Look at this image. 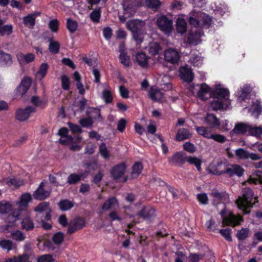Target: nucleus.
Listing matches in <instances>:
<instances>
[{
	"label": "nucleus",
	"instance_id": "nucleus-35",
	"mask_svg": "<svg viewBox=\"0 0 262 262\" xmlns=\"http://www.w3.org/2000/svg\"><path fill=\"white\" fill-rule=\"evenodd\" d=\"M186 161L190 164L195 166L199 171H201L202 159L196 157L189 156L186 158Z\"/></svg>",
	"mask_w": 262,
	"mask_h": 262
},
{
	"label": "nucleus",
	"instance_id": "nucleus-22",
	"mask_svg": "<svg viewBox=\"0 0 262 262\" xmlns=\"http://www.w3.org/2000/svg\"><path fill=\"white\" fill-rule=\"evenodd\" d=\"M176 27L178 33L183 34L187 30V23L182 15H179L177 19Z\"/></svg>",
	"mask_w": 262,
	"mask_h": 262
},
{
	"label": "nucleus",
	"instance_id": "nucleus-10",
	"mask_svg": "<svg viewBox=\"0 0 262 262\" xmlns=\"http://www.w3.org/2000/svg\"><path fill=\"white\" fill-rule=\"evenodd\" d=\"M213 90L212 91L208 85L203 83L200 86L198 96L200 99L205 100L211 96H213Z\"/></svg>",
	"mask_w": 262,
	"mask_h": 262
},
{
	"label": "nucleus",
	"instance_id": "nucleus-32",
	"mask_svg": "<svg viewBox=\"0 0 262 262\" xmlns=\"http://www.w3.org/2000/svg\"><path fill=\"white\" fill-rule=\"evenodd\" d=\"M205 121L207 124L210 126L211 128H215L220 125L219 120L213 114H207Z\"/></svg>",
	"mask_w": 262,
	"mask_h": 262
},
{
	"label": "nucleus",
	"instance_id": "nucleus-16",
	"mask_svg": "<svg viewBox=\"0 0 262 262\" xmlns=\"http://www.w3.org/2000/svg\"><path fill=\"white\" fill-rule=\"evenodd\" d=\"M31 79L27 77H25L21 81L20 85L17 87L16 92L21 96H23L28 90L31 84Z\"/></svg>",
	"mask_w": 262,
	"mask_h": 262
},
{
	"label": "nucleus",
	"instance_id": "nucleus-39",
	"mask_svg": "<svg viewBox=\"0 0 262 262\" xmlns=\"http://www.w3.org/2000/svg\"><path fill=\"white\" fill-rule=\"evenodd\" d=\"M12 209V205L6 201H2L0 202V213L7 214Z\"/></svg>",
	"mask_w": 262,
	"mask_h": 262
},
{
	"label": "nucleus",
	"instance_id": "nucleus-34",
	"mask_svg": "<svg viewBox=\"0 0 262 262\" xmlns=\"http://www.w3.org/2000/svg\"><path fill=\"white\" fill-rule=\"evenodd\" d=\"M162 48L160 45L157 42H152L149 44L148 52L152 56L159 55L161 52Z\"/></svg>",
	"mask_w": 262,
	"mask_h": 262
},
{
	"label": "nucleus",
	"instance_id": "nucleus-47",
	"mask_svg": "<svg viewBox=\"0 0 262 262\" xmlns=\"http://www.w3.org/2000/svg\"><path fill=\"white\" fill-rule=\"evenodd\" d=\"M236 156L241 160H248L249 151L244 148H239L235 151Z\"/></svg>",
	"mask_w": 262,
	"mask_h": 262
},
{
	"label": "nucleus",
	"instance_id": "nucleus-49",
	"mask_svg": "<svg viewBox=\"0 0 262 262\" xmlns=\"http://www.w3.org/2000/svg\"><path fill=\"white\" fill-rule=\"evenodd\" d=\"M34 211L38 213L50 211L49 204L47 202H42L34 208Z\"/></svg>",
	"mask_w": 262,
	"mask_h": 262
},
{
	"label": "nucleus",
	"instance_id": "nucleus-15",
	"mask_svg": "<svg viewBox=\"0 0 262 262\" xmlns=\"http://www.w3.org/2000/svg\"><path fill=\"white\" fill-rule=\"evenodd\" d=\"M16 58L20 64H25L33 61L35 55L31 53L24 54L19 52L16 54Z\"/></svg>",
	"mask_w": 262,
	"mask_h": 262
},
{
	"label": "nucleus",
	"instance_id": "nucleus-63",
	"mask_svg": "<svg viewBox=\"0 0 262 262\" xmlns=\"http://www.w3.org/2000/svg\"><path fill=\"white\" fill-rule=\"evenodd\" d=\"M102 98L106 103H111L112 101V96L111 92L105 90L102 92Z\"/></svg>",
	"mask_w": 262,
	"mask_h": 262
},
{
	"label": "nucleus",
	"instance_id": "nucleus-45",
	"mask_svg": "<svg viewBox=\"0 0 262 262\" xmlns=\"http://www.w3.org/2000/svg\"><path fill=\"white\" fill-rule=\"evenodd\" d=\"M196 130L199 135L203 136L207 139L210 138L212 133L208 128L203 126L196 127Z\"/></svg>",
	"mask_w": 262,
	"mask_h": 262
},
{
	"label": "nucleus",
	"instance_id": "nucleus-19",
	"mask_svg": "<svg viewBox=\"0 0 262 262\" xmlns=\"http://www.w3.org/2000/svg\"><path fill=\"white\" fill-rule=\"evenodd\" d=\"M44 183L41 182L36 190H35L33 196L34 199L42 200L46 199L49 196L50 192L43 189Z\"/></svg>",
	"mask_w": 262,
	"mask_h": 262
},
{
	"label": "nucleus",
	"instance_id": "nucleus-53",
	"mask_svg": "<svg viewBox=\"0 0 262 262\" xmlns=\"http://www.w3.org/2000/svg\"><path fill=\"white\" fill-rule=\"evenodd\" d=\"M11 236L13 239L18 241H22L25 238V235L19 230H16L11 233Z\"/></svg>",
	"mask_w": 262,
	"mask_h": 262
},
{
	"label": "nucleus",
	"instance_id": "nucleus-60",
	"mask_svg": "<svg viewBox=\"0 0 262 262\" xmlns=\"http://www.w3.org/2000/svg\"><path fill=\"white\" fill-rule=\"evenodd\" d=\"M210 195L214 203H217L220 201H222L223 197V194L216 190H213Z\"/></svg>",
	"mask_w": 262,
	"mask_h": 262
},
{
	"label": "nucleus",
	"instance_id": "nucleus-44",
	"mask_svg": "<svg viewBox=\"0 0 262 262\" xmlns=\"http://www.w3.org/2000/svg\"><path fill=\"white\" fill-rule=\"evenodd\" d=\"M99 151L103 158L105 159H109L110 158L111 154L105 144L101 143L99 145Z\"/></svg>",
	"mask_w": 262,
	"mask_h": 262
},
{
	"label": "nucleus",
	"instance_id": "nucleus-42",
	"mask_svg": "<svg viewBox=\"0 0 262 262\" xmlns=\"http://www.w3.org/2000/svg\"><path fill=\"white\" fill-rule=\"evenodd\" d=\"M255 175L257 178L250 176L248 181L245 183H249L252 184H262V173L260 171H256Z\"/></svg>",
	"mask_w": 262,
	"mask_h": 262
},
{
	"label": "nucleus",
	"instance_id": "nucleus-51",
	"mask_svg": "<svg viewBox=\"0 0 262 262\" xmlns=\"http://www.w3.org/2000/svg\"><path fill=\"white\" fill-rule=\"evenodd\" d=\"M60 45L58 42L51 40L49 46V50L53 54H57L59 52Z\"/></svg>",
	"mask_w": 262,
	"mask_h": 262
},
{
	"label": "nucleus",
	"instance_id": "nucleus-20",
	"mask_svg": "<svg viewBox=\"0 0 262 262\" xmlns=\"http://www.w3.org/2000/svg\"><path fill=\"white\" fill-rule=\"evenodd\" d=\"M125 169L126 166L124 163L118 164L112 169L111 174L114 179H119L124 174Z\"/></svg>",
	"mask_w": 262,
	"mask_h": 262
},
{
	"label": "nucleus",
	"instance_id": "nucleus-21",
	"mask_svg": "<svg viewBox=\"0 0 262 262\" xmlns=\"http://www.w3.org/2000/svg\"><path fill=\"white\" fill-rule=\"evenodd\" d=\"M203 33L200 31H191L187 37V41L193 45H196L201 42V37Z\"/></svg>",
	"mask_w": 262,
	"mask_h": 262
},
{
	"label": "nucleus",
	"instance_id": "nucleus-28",
	"mask_svg": "<svg viewBox=\"0 0 262 262\" xmlns=\"http://www.w3.org/2000/svg\"><path fill=\"white\" fill-rule=\"evenodd\" d=\"M149 97L154 101H161L163 97V93L156 88H151L149 92Z\"/></svg>",
	"mask_w": 262,
	"mask_h": 262
},
{
	"label": "nucleus",
	"instance_id": "nucleus-38",
	"mask_svg": "<svg viewBox=\"0 0 262 262\" xmlns=\"http://www.w3.org/2000/svg\"><path fill=\"white\" fill-rule=\"evenodd\" d=\"M27 256L28 254L25 253L17 256L5 258L1 262H22L27 258Z\"/></svg>",
	"mask_w": 262,
	"mask_h": 262
},
{
	"label": "nucleus",
	"instance_id": "nucleus-36",
	"mask_svg": "<svg viewBox=\"0 0 262 262\" xmlns=\"http://www.w3.org/2000/svg\"><path fill=\"white\" fill-rule=\"evenodd\" d=\"M200 21V12H192L189 17L190 24L195 28H197L199 26Z\"/></svg>",
	"mask_w": 262,
	"mask_h": 262
},
{
	"label": "nucleus",
	"instance_id": "nucleus-57",
	"mask_svg": "<svg viewBox=\"0 0 262 262\" xmlns=\"http://www.w3.org/2000/svg\"><path fill=\"white\" fill-rule=\"evenodd\" d=\"M119 59L121 63L125 67H128L130 64V59L129 56L127 55L126 53L120 54Z\"/></svg>",
	"mask_w": 262,
	"mask_h": 262
},
{
	"label": "nucleus",
	"instance_id": "nucleus-54",
	"mask_svg": "<svg viewBox=\"0 0 262 262\" xmlns=\"http://www.w3.org/2000/svg\"><path fill=\"white\" fill-rule=\"evenodd\" d=\"M7 185L12 188H16L23 185V182L15 179H10L7 181Z\"/></svg>",
	"mask_w": 262,
	"mask_h": 262
},
{
	"label": "nucleus",
	"instance_id": "nucleus-2",
	"mask_svg": "<svg viewBox=\"0 0 262 262\" xmlns=\"http://www.w3.org/2000/svg\"><path fill=\"white\" fill-rule=\"evenodd\" d=\"M32 200V196L29 193L22 194L18 201L15 203L17 208L13 210L7 217L8 223H13L17 221L20 216L21 212L26 211L28 207L29 203Z\"/></svg>",
	"mask_w": 262,
	"mask_h": 262
},
{
	"label": "nucleus",
	"instance_id": "nucleus-9",
	"mask_svg": "<svg viewBox=\"0 0 262 262\" xmlns=\"http://www.w3.org/2000/svg\"><path fill=\"white\" fill-rule=\"evenodd\" d=\"M126 28L133 34L141 31L144 27L145 23L138 19L130 20L126 23Z\"/></svg>",
	"mask_w": 262,
	"mask_h": 262
},
{
	"label": "nucleus",
	"instance_id": "nucleus-25",
	"mask_svg": "<svg viewBox=\"0 0 262 262\" xmlns=\"http://www.w3.org/2000/svg\"><path fill=\"white\" fill-rule=\"evenodd\" d=\"M188 157L186 156L185 154L183 152H180L175 154L172 157L169 158V162L172 163L183 164L186 161V158Z\"/></svg>",
	"mask_w": 262,
	"mask_h": 262
},
{
	"label": "nucleus",
	"instance_id": "nucleus-58",
	"mask_svg": "<svg viewBox=\"0 0 262 262\" xmlns=\"http://www.w3.org/2000/svg\"><path fill=\"white\" fill-rule=\"evenodd\" d=\"M54 259L51 254H44L38 257L37 262H54Z\"/></svg>",
	"mask_w": 262,
	"mask_h": 262
},
{
	"label": "nucleus",
	"instance_id": "nucleus-23",
	"mask_svg": "<svg viewBox=\"0 0 262 262\" xmlns=\"http://www.w3.org/2000/svg\"><path fill=\"white\" fill-rule=\"evenodd\" d=\"M20 224L21 228L26 231L31 230L34 227V222L28 212L26 213V215L22 218Z\"/></svg>",
	"mask_w": 262,
	"mask_h": 262
},
{
	"label": "nucleus",
	"instance_id": "nucleus-26",
	"mask_svg": "<svg viewBox=\"0 0 262 262\" xmlns=\"http://www.w3.org/2000/svg\"><path fill=\"white\" fill-rule=\"evenodd\" d=\"M49 66L47 63H42L39 67L38 71L35 74L36 79L41 80L47 74Z\"/></svg>",
	"mask_w": 262,
	"mask_h": 262
},
{
	"label": "nucleus",
	"instance_id": "nucleus-50",
	"mask_svg": "<svg viewBox=\"0 0 262 262\" xmlns=\"http://www.w3.org/2000/svg\"><path fill=\"white\" fill-rule=\"evenodd\" d=\"M67 25L68 30L72 33H74L78 27L77 21L70 18L67 19Z\"/></svg>",
	"mask_w": 262,
	"mask_h": 262
},
{
	"label": "nucleus",
	"instance_id": "nucleus-3",
	"mask_svg": "<svg viewBox=\"0 0 262 262\" xmlns=\"http://www.w3.org/2000/svg\"><path fill=\"white\" fill-rule=\"evenodd\" d=\"M256 198L254 197L253 191L249 188H245L242 190V195L238 197L236 201L238 208L244 211L245 214L248 213L246 210L251 207L256 202Z\"/></svg>",
	"mask_w": 262,
	"mask_h": 262
},
{
	"label": "nucleus",
	"instance_id": "nucleus-4",
	"mask_svg": "<svg viewBox=\"0 0 262 262\" xmlns=\"http://www.w3.org/2000/svg\"><path fill=\"white\" fill-rule=\"evenodd\" d=\"M130 218H133V222L134 224H129L127 227L130 228L135 224L139 223L140 219L142 218L144 220H150L156 216L155 209L150 206H146L143 207L140 211L138 212L135 215L128 214Z\"/></svg>",
	"mask_w": 262,
	"mask_h": 262
},
{
	"label": "nucleus",
	"instance_id": "nucleus-1",
	"mask_svg": "<svg viewBox=\"0 0 262 262\" xmlns=\"http://www.w3.org/2000/svg\"><path fill=\"white\" fill-rule=\"evenodd\" d=\"M212 97L213 100L211 102L210 107L213 110L226 109L229 106V92L221 85H215Z\"/></svg>",
	"mask_w": 262,
	"mask_h": 262
},
{
	"label": "nucleus",
	"instance_id": "nucleus-5",
	"mask_svg": "<svg viewBox=\"0 0 262 262\" xmlns=\"http://www.w3.org/2000/svg\"><path fill=\"white\" fill-rule=\"evenodd\" d=\"M220 214L223 220V226L236 225L240 224L242 221V218L241 216H236L231 212L226 213L225 209L222 210Z\"/></svg>",
	"mask_w": 262,
	"mask_h": 262
},
{
	"label": "nucleus",
	"instance_id": "nucleus-56",
	"mask_svg": "<svg viewBox=\"0 0 262 262\" xmlns=\"http://www.w3.org/2000/svg\"><path fill=\"white\" fill-rule=\"evenodd\" d=\"M204 256L203 254L191 253L188 256V259L191 262H199Z\"/></svg>",
	"mask_w": 262,
	"mask_h": 262
},
{
	"label": "nucleus",
	"instance_id": "nucleus-31",
	"mask_svg": "<svg viewBox=\"0 0 262 262\" xmlns=\"http://www.w3.org/2000/svg\"><path fill=\"white\" fill-rule=\"evenodd\" d=\"M12 63V56L10 54L5 53L3 51L2 55L0 57V66H11Z\"/></svg>",
	"mask_w": 262,
	"mask_h": 262
},
{
	"label": "nucleus",
	"instance_id": "nucleus-48",
	"mask_svg": "<svg viewBox=\"0 0 262 262\" xmlns=\"http://www.w3.org/2000/svg\"><path fill=\"white\" fill-rule=\"evenodd\" d=\"M143 169L142 165L141 163L137 162L133 166V171L132 172V177L136 178L141 173Z\"/></svg>",
	"mask_w": 262,
	"mask_h": 262
},
{
	"label": "nucleus",
	"instance_id": "nucleus-11",
	"mask_svg": "<svg viewBox=\"0 0 262 262\" xmlns=\"http://www.w3.org/2000/svg\"><path fill=\"white\" fill-rule=\"evenodd\" d=\"M251 91L252 88L248 84H245L243 87L241 88L240 90L237 93L238 97V101L242 102L243 101L249 99Z\"/></svg>",
	"mask_w": 262,
	"mask_h": 262
},
{
	"label": "nucleus",
	"instance_id": "nucleus-18",
	"mask_svg": "<svg viewBox=\"0 0 262 262\" xmlns=\"http://www.w3.org/2000/svg\"><path fill=\"white\" fill-rule=\"evenodd\" d=\"M244 171V168L237 164L231 165L226 169V173L231 177L236 175L240 177L243 176Z\"/></svg>",
	"mask_w": 262,
	"mask_h": 262
},
{
	"label": "nucleus",
	"instance_id": "nucleus-13",
	"mask_svg": "<svg viewBox=\"0 0 262 262\" xmlns=\"http://www.w3.org/2000/svg\"><path fill=\"white\" fill-rule=\"evenodd\" d=\"M33 107L29 106L25 109L19 108L16 111V118L20 121H25L29 118L31 113L34 112Z\"/></svg>",
	"mask_w": 262,
	"mask_h": 262
},
{
	"label": "nucleus",
	"instance_id": "nucleus-30",
	"mask_svg": "<svg viewBox=\"0 0 262 262\" xmlns=\"http://www.w3.org/2000/svg\"><path fill=\"white\" fill-rule=\"evenodd\" d=\"M124 15L128 17L132 16L137 10V5L135 4H128L124 2L123 4Z\"/></svg>",
	"mask_w": 262,
	"mask_h": 262
},
{
	"label": "nucleus",
	"instance_id": "nucleus-61",
	"mask_svg": "<svg viewBox=\"0 0 262 262\" xmlns=\"http://www.w3.org/2000/svg\"><path fill=\"white\" fill-rule=\"evenodd\" d=\"M145 4L152 9H157L160 6V2L159 0H145Z\"/></svg>",
	"mask_w": 262,
	"mask_h": 262
},
{
	"label": "nucleus",
	"instance_id": "nucleus-64",
	"mask_svg": "<svg viewBox=\"0 0 262 262\" xmlns=\"http://www.w3.org/2000/svg\"><path fill=\"white\" fill-rule=\"evenodd\" d=\"M249 230L247 228H243L237 233V237L239 240H244L247 236Z\"/></svg>",
	"mask_w": 262,
	"mask_h": 262
},
{
	"label": "nucleus",
	"instance_id": "nucleus-27",
	"mask_svg": "<svg viewBox=\"0 0 262 262\" xmlns=\"http://www.w3.org/2000/svg\"><path fill=\"white\" fill-rule=\"evenodd\" d=\"M192 134L189 130L186 128H180L176 136V140L178 141H181L184 140L189 139L191 137Z\"/></svg>",
	"mask_w": 262,
	"mask_h": 262
},
{
	"label": "nucleus",
	"instance_id": "nucleus-17",
	"mask_svg": "<svg viewBox=\"0 0 262 262\" xmlns=\"http://www.w3.org/2000/svg\"><path fill=\"white\" fill-rule=\"evenodd\" d=\"M180 76L184 81L191 82L193 78V73L190 68L187 66L180 69Z\"/></svg>",
	"mask_w": 262,
	"mask_h": 262
},
{
	"label": "nucleus",
	"instance_id": "nucleus-33",
	"mask_svg": "<svg viewBox=\"0 0 262 262\" xmlns=\"http://www.w3.org/2000/svg\"><path fill=\"white\" fill-rule=\"evenodd\" d=\"M118 202L115 198H112L107 200L103 205L102 209L103 210H108L118 207Z\"/></svg>",
	"mask_w": 262,
	"mask_h": 262
},
{
	"label": "nucleus",
	"instance_id": "nucleus-24",
	"mask_svg": "<svg viewBox=\"0 0 262 262\" xmlns=\"http://www.w3.org/2000/svg\"><path fill=\"white\" fill-rule=\"evenodd\" d=\"M40 12H35L23 18L24 23L26 26L29 28H33L35 25V20L36 17L40 15Z\"/></svg>",
	"mask_w": 262,
	"mask_h": 262
},
{
	"label": "nucleus",
	"instance_id": "nucleus-14",
	"mask_svg": "<svg viewBox=\"0 0 262 262\" xmlns=\"http://www.w3.org/2000/svg\"><path fill=\"white\" fill-rule=\"evenodd\" d=\"M252 127L249 124L239 122L235 124L233 132L234 134L238 135L244 134L248 132L250 135V130Z\"/></svg>",
	"mask_w": 262,
	"mask_h": 262
},
{
	"label": "nucleus",
	"instance_id": "nucleus-37",
	"mask_svg": "<svg viewBox=\"0 0 262 262\" xmlns=\"http://www.w3.org/2000/svg\"><path fill=\"white\" fill-rule=\"evenodd\" d=\"M261 112V107L258 102L254 103L249 110V113L251 116L257 118Z\"/></svg>",
	"mask_w": 262,
	"mask_h": 262
},
{
	"label": "nucleus",
	"instance_id": "nucleus-6",
	"mask_svg": "<svg viewBox=\"0 0 262 262\" xmlns=\"http://www.w3.org/2000/svg\"><path fill=\"white\" fill-rule=\"evenodd\" d=\"M157 25L159 29L166 34H169L173 29V21L165 15L157 18Z\"/></svg>",
	"mask_w": 262,
	"mask_h": 262
},
{
	"label": "nucleus",
	"instance_id": "nucleus-62",
	"mask_svg": "<svg viewBox=\"0 0 262 262\" xmlns=\"http://www.w3.org/2000/svg\"><path fill=\"white\" fill-rule=\"evenodd\" d=\"M198 201L203 205H206L208 203V198L206 193H199L197 195Z\"/></svg>",
	"mask_w": 262,
	"mask_h": 262
},
{
	"label": "nucleus",
	"instance_id": "nucleus-12",
	"mask_svg": "<svg viewBox=\"0 0 262 262\" xmlns=\"http://www.w3.org/2000/svg\"><path fill=\"white\" fill-rule=\"evenodd\" d=\"M135 61L140 67L147 68L149 66V57L145 53L139 52L136 54Z\"/></svg>",
	"mask_w": 262,
	"mask_h": 262
},
{
	"label": "nucleus",
	"instance_id": "nucleus-7",
	"mask_svg": "<svg viewBox=\"0 0 262 262\" xmlns=\"http://www.w3.org/2000/svg\"><path fill=\"white\" fill-rule=\"evenodd\" d=\"M180 58V54L174 48H168L164 51V59L168 63L176 64L179 62Z\"/></svg>",
	"mask_w": 262,
	"mask_h": 262
},
{
	"label": "nucleus",
	"instance_id": "nucleus-46",
	"mask_svg": "<svg viewBox=\"0 0 262 262\" xmlns=\"http://www.w3.org/2000/svg\"><path fill=\"white\" fill-rule=\"evenodd\" d=\"M250 136L258 139H262V125L258 126H253L250 130Z\"/></svg>",
	"mask_w": 262,
	"mask_h": 262
},
{
	"label": "nucleus",
	"instance_id": "nucleus-52",
	"mask_svg": "<svg viewBox=\"0 0 262 262\" xmlns=\"http://www.w3.org/2000/svg\"><path fill=\"white\" fill-rule=\"evenodd\" d=\"M81 174L72 173L68 177L67 179V183L69 184H76L81 180Z\"/></svg>",
	"mask_w": 262,
	"mask_h": 262
},
{
	"label": "nucleus",
	"instance_id": "nucleus-40",
	"mask_svg": "<svg viewBox=\"0 0 262 262\" xmlns=\"http://www.w3.org/2000/svg\"><path fill=\"white\" fill-rule=\"evenodd\" d=\"M13 28V27L12 25L0 26V36L10 35L12 33Z\"/></svg>",
	"mask_w": 262,
	"mask_h": 262
},
{
	"label": "nucleus",
	"instance_id": "nucleus-41",
	"mask_svg": "<svg viewBox=\"0 0 262 262\" xmlns=\"http://www.w3.org/2000/svg\"><path fill=\"white\" fill-rule=\"evenodd\" d=\"M58 206L62 211H67L71 209L73 206V203L68 200H63L60 201Z\"/></svg>",
	"mask_w": 262,
	"mask_h": 262
},
{
	"label": "nucleus",
	"instance_id": "nucleus-43",
	"mask_svg": "<svg viewBox=\"0 0 262 262\" xmlns=\"http://www.w3.org/2000/svg\"><path fill=\"white\" fill-rule=\"evenodd\" d=\"M0 247L3 250H7L8 252L15 248V246L12 242L10 240L6 239H3L0 241Z\"/></svg>",
	"mask_w": 262,
	"mask_h": 262
},
{
	"label": "nucleus",
	"instance_id": "nucleus-55",
	"mask_svg": "<svg viewBox=\"0 0 262 262\" xmlns=\"http://www.w3.org/2000/svg\"><path fill=\"white\" fill-rule=\"evenodd\" d=\"M200 15L201 20H202L203 25L207 27L209 26L212 21L211 18L208 15L201 12H200Z\"/></svg>",
	"mask_w": 262,
	"mask_h": 262
},
{
	"label": "nucleus",
	"instance_id": "nucleus-59",
	"mask_svg": "<svg viewBox=\"0 0 262 262\" xmlns=\"http://www.w3.org/2000/svg\"><path fill=\"white\" fill-rule=\"evenodd\" d=\"M231 230L229 228L221 229L220 233L227 241H231L232 238L231 236Z\"/></svg>",
	"mask_w": 262,
	"mask_h": 262
},
{
	"label": "nucleus",
	"instance_id": "nucleus-29",
	"mask_svg": "<svg viewBox=\"0 0 262 262\" xmlns=\"http://www.w3.org/2000/svg\"><path fill=\"white\" fill-rule=\"evenodd\" d=\"M190 63L194 67L201 66L203 62V58L199 53L191 54L189 59Z\"/></svg>",
	"mask_w": 262,
	"mask_h": 262
},
{
	"label": "nucleus",
	"instance_id": "nucleus-8",
	"mask_svg": "<svg viewBox=\"0 0 262 262\" xmlns=\"http://www.w3.org/2000/svg\"><path fill=\"white\" fill-rule=\"evenodd\" d=\"M226 164L222 162H213L208 166L207 170L209 173L216 175L226 173Z\"/></svg>",
	"mask_w": 262,
	"mask_h": 262
}]
</instances>
